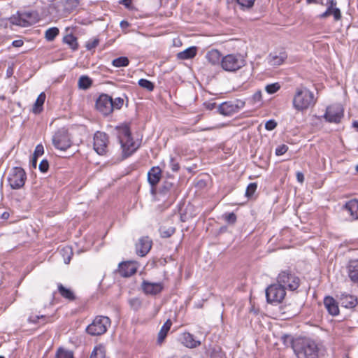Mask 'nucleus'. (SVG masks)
Listing matches in <instances>:
<instances>
[{"mask_svg":"<svg viewBox=\"0 0 358 358\" xmlns=\"http://www.w3.org/2000/svg\"><path fill=\"white\" fill-rule=\"evenodd\" d=\"M292 348L297 358H320L322 354V345L309 338L293 340Z\"/></svg>","mask_w":358,"mask_h":358,"instance_id":"1","label":"nucleus"},{"mask_svg":"<svg viewBox=\"0 0 358 358\" xmlns=\"http://www.w3.org/2000/svg\"><path fill=\"white\" fill-rule=\"evenodd\" d=\"M316 99L314 94L304 87H297L293 98V107L298 111L303 112L315 106Z\"/></svg>","mask_w":358,"mask_h":358,"instance_id":"2","label":"nucleus"},{"mask_svg":"<svg viewBox=\"0 0 358 358\" xmlns=\"http://www.w3.org/2000/svg\"><path fill=\"white\" fill-rule=\"evenodd\" d=\"M276 281L285 289L296 290L300 285V278L290 268L281 271L277 276Z\"/></svg>","mask_w":358,"mask_h":358,"instance_id":"3","label":"nucleus"},{"mask_svg":"<svg viewBox=\"0 0 358 358\" xmlns=\"http://www.w3.org/2000/svg\"><path fill=\"white\" fill-rule=\"evenodd\" d=\"M111 321L108 317L98 315L86 328V332L90 336H96L104 334L110 326Z\"/></svg>","mask_w":358,"mask_h":358,"instance_id":"4","label":"nucleus"},{"mask_svg":"<svg viewBox=\"0 0 358 358\" xmlns=\"http://www.w3.org/2000/svg\"><path fill=\"white\" fill-rule=\"evenodd\" d=\"M245 65V61L241 54H229L221 60V66L226 71H236Z\"/></svg>","mask_w":358,"mask_h":358,"instance_id":"5","label":"nucleus"},{"mask_svg":"<svg viewBox=\"0 0 358 358\" xmlns=\"http://www.w3.org/2000/svg\"><path fill=\"white\" fill-rule=\"evenodd\" d=\"M286 296V289L278 282L270 285L266 289V301L271 304H279Z\"/></svg>","mask_w":358,"mask_h":358,"instance_id":"6","label":"nucleus"},{"mask_svg":"<svg viewBox=\"0 0 358 358\" xmlns=\"http://www.w3.org/2000/svg\"><path fill=\"white\" fill-rule=\"evenodd\" d=\"M7 180L11 189H19L25 184L27 173L22 167L15 166L10 170Z\"/></svg>","mask_w":358,"mask_h":358,"instance_id":"7","label":"nucleus"},{"mask_svg":"<svg viewBox=\"0 0 358 358\" xmlns=\"http://www.w3.org/2000/svg\"><path fill=\"white\" fill-rule=\"evenodd\" d=\"M54 147L62 151H66L71 147L72 141L67 129L62 128L57 131L52 138Z\"/></svg>","mask_w":358,"mask_h":358,"instance_id":"8","label":"nucleus"},{"mask_svg":"<svg viewBox=\"0 0 358 358\" xmlns=\"http://www.w3.org/2000/svg\"><path fill=\"white\" fill-rule=\"evenodd\" d=\"M245 104V102L241 99L225 101L218 106V111L224 116H230L238 113Z\"/></svg>","mask_w":358,"mask_h":358,"instance_id":"9","label":"nucleus"},{"mask_svg":"<svg viewBox=\"0 0 358 358\" xmlns=\"http://www.w3.org/2000/svg\"><path fill=\"white\" fill-rule=\"evenodd\" d=\"M108 136L105 132L96 131L94 135V149L100 155L108 152Z\"/></svg>","mask_w":358,"mask_h":358,"instance_id":"10","label":"nucleus"},{"mask_svg":"<svg viewBox=\"0 0 358 358\" xmlns=\"http://www.w3.org/2000/svg\"><path fill=\"white\" fill-rule=\"evenodd\" d=\"M96 108L103 115L107 116L113 113L112 97L107 94H101L96 101Z\"/></svg>","mask_w":358,"mask_h":358,"instance_id":"11","label":"nucleus"},{"mask_svg":"<svg viewBox=\"0 0 358 358\" xmlns=\"http://www.w3.org/2000/svg\"><path fill=\"white\" fill-rule=\"evenodd\" d=\"M343 116V109L340 105H332L327 108L324 117L326 121L333 123L341 122Z\"/></svg>","mask_w":358,"mask_h":358,"instance_id":"12","label":"nucleus"},{"mask_svg":"<svg viewBox=\"0 0 358 358\" xmlns=\"http://www.w3.org/2000/svg\"><path fill=\"white\" fill-rule=\"evenodd\" d=\"M141 289L146 295L155 296L162 292L164 285L162 282H150L144 280L141 283Z\"/></svg>","mask_w":358,"mask_h":358,"instance_id":"13","label":"nucleus"},{"mask_svg":"<svg viewBox=\"0 0 358 358\" xmlns=\"http://www.w3.org/2000/svg\"><path fill=\"white\" fill-rule=\"evenodd\" d=\"M152 241L148 236H143L139 238L136 244V254L140 257L145 256L150 250Z\"/></svg>","mask_w":358,"mask_h":358,"instance_id":"14","label":"nucleus"},{"mask_svg":"<svg viewBox=\"0 0 358 358\" xmlns=\"http://www.w3.org/2000/svg\"><path fill=\"white\" fill-rule=\"evenodd\" d=\"M137 268L133 262H122L118 265L116 272L122 277L128 278L136 273Z\"/></svg>","mask_w":358,"mask_h":358,"instance_id":"15","label":"nucleus"},{"mask_svg":"<svg viewBox=\"0 0 358 358\" xmlns=\"http://www.w3.org/2000/svg\"><path fill=\"white\" fill-rule=\"evenodd\" d=\"M341 306L345 308H353L358 304L357 297L348 294L341 293L340 295H337Z\"/></svg>","mask_w":358,"mask_h":358,"instance_id":"16","label":"nucleus"},{"mask_svg":"<svg viewBox=\"0 0 358 358\" xmlns=\"http://www.w3.org/2000/svg\"><path fill=\"white\" fill-rule=\"evenodd\" d=\"M120 143L121 145L122 154L124 157L131 156L138 148V145H136L132 136H130L128 139H125L121 141Z\"/></svg>","mask_w":358,"mask_h":358,"instance_id":"17","label":"nucleus"},{"mask_svg":"<svg viewBox=\"0 0 358 358\" xmlns=\"http://www.w3.org/2000/svg\"><path fill=\"white\" fill-rule=\"evenodd\" d=\"M328 7L325 12L320 15V18H325L333 15L335 20H338L341 17V10L338 8H335L336 1L335 0H329L327 2Z\"/></svg>","mask_w":358,"mask_h":358,"instance_id":"18","label":"nucleus"},{"mask_svg":"<svg viewBox=\"0 0 358 358\" xmlns=\"http://www.w3.org/2000/svg\"><path fill=\"white\" fill-rule=\"evenodd\" d=\"M324 305L329 313L332 316H336L339 315L340 310L338 308V303L336 300L331 296H327L324 299Z\"/></svg>","mask_w":358,"mask_h":358,"instance_id":"19","label":"nucleus"},{"mask_svg":"<svg viewBox=\"0 0 358 358\" xmlns=\"http://www.w3.org/2000/svg\"><path fill=\"white\" fill-rule=\"evenodd\" d=\"M347 270L350 280L358 285V259L350 260Z\"/></svg>","mask_w":358,"mask_h":358,"instance_id":"20","label":"nucleus"},{"mask_svg":"<svg viewBox=\"0 0 358 358\" xmlns=\"http://www.w3.org/2000/svg\"><path fill=\"white\" fill-rule=\"evenodd\" d=\"M343 208L350 213L352 220H358V199H352L347 201Z\"/></svg>","mask_w":358,"mask_h":358,"instance_id":"21","label":"nucleus"},{"mask_svg":"<svg viewBox=\"0 0 358 358\" xmlns=\"http://www.w3.org/2000/svg\"><path fill=\"white\" fill-rule=\"evenodd\" d=\"M162 178V170L159 166L152 167L148 173V181L150 186H157Z\"/></svg>","mask_w":358,"mask_h":358,"instance_id":"22","label":"nucleus"},{"mask_svg":"<svg viewBox=\"0 0 358 358\" xmlns=\"http://www.w3.org/2000/svg\"><path fill=\"white\" fill-rule=\"evenodd\" d=\"M22 20L23 23L27 24V27L36 24L40 20L37 11H24L21 13Z\"/></svg>","mask_w":358,"mask_h":358,"instance_id":"23","label":"nucleus"},{"mask_svg":"<svg viewBox=\"0 0 358 358\" xmlns=\"http://www.w3.org/2000/svg\"><path fill=\"white\" fill-rule=\"evenodd\" d=\"M115 129L117 130V136L120 143L131 136L130 127L127 123H124L121 125L117 126Z\"/></svg>","mask_w":358,"mask_h":358,"instance_id":"24","label":"nucleus"},{"mask_svg":"<svg viewBox=\"0 0 358 358\" xmlns=\"http://www.w3.org/2000/svg\"><path fill=\"white\" fill-rule=\"evenodd\" d=\"M287 58V54L285 51H282L277 55L275 53H270L268 56V63L272 66H280Z\"/></svg>","mask_w":358,"mask_h":358,"instance_id":"25","label":"nucleus"},{"mask_svg":"<svg viewBox=\"0 0 358 358\" xmlns=\"http://www.w3.org/2000/svg\"><path fill=\"white\" fill-rule=\"evenodd\" d=\"M182 343L189 348H194L201 345V342L196 340L194 335L189 332H185L182 334Z\"/></svg>","mask_w":358,"mask_h":358,"instance_id":"26","label":"nucleus"},{"mask_svg":"<svg viewBox=\"0 0 358 358\" xmlns=\"http://www.w3.org/2000/svg\"><path fill=\"white\" fill-rule=\"evenodd\" d=\"M222 55L220 51L213 49L208 51L206 55L208 62L213 65L221 64Z\"/></svg>","mask_w":358,"mask_h":358,"instance_id":"27","label":"nucleus"},{"mask_svg":"<svg viewBox=\"0 0 358 358\" xmlns=\"http://www.w3.org/2000/svg\"><path fill=\"white\" fill-rule=\"evenodd\" d=\"M196 47L192 46L182 52H178L177 54V58L181 60L192 59L196 56Z\"/></svg>","mask_w":358,"mask_h":358,"instance_id":"28","label":"nucleus"},{"mask_svg":"<svg viewBox=\"0 0 358 358\" xmlns=\"http://www.w3.org/2000/svg\"><path fill=\"white\" fill-rule=\"evenodd\" d=\"M172 326V322L170 319H168L163 326L161 327V329L159 330V332L158 333V337H157V343L161 344L165 338L167 336L168 332L169 331L171 327Z\"/></svg>","mask_w":358,"mask_h":358,"instance_id":"29","label":"nucleus"},{"mask_svg":"<svg viewBox=\"0 0 358 358\" xmlns=\"http://www.w3.org/2000/svg\"><path fill=\"white\" fill-rule=\"evenodd\" d=\"M57 289L59 294L69 301H74L76 296L71 289L66 288L62 283L57 284Z\"/></svg>","mask_w":358,"mask_h":358,"instance_id":"30","label":"nucleus"},{"mask_svg":"<svg viewBox=\"0 0 358 358\" xmlns=\"http://www.w3.org/2000/svg\"><path fill=\"white\" fill-rule=\"evenodd\" d=\"M62 41L64 43L67 44L73 51H76L78 49L79 45L78 38L73 34L65 35L63 37Z\"/></svg>","mask_w":358,"mask_h":358,"instance_id":"31","label":"nucleus"},{"mask_svg":"<svg viewBox=\"0 0 358 358\" xmlns=\"http://www.w3.org/2000/svg\"><path fill=\"white\" fill-rule=\"evenodd\" d=\"M173 188V182L169 180H164L161 187L159 188L158 194L165 197L171 194Z\"/></svg>","mask_w":358,"mask_h":358,"instance_id":"32","label":"nucleus"},{"mask_svg":"<svg viewBox=\"0 0 358 358\" xmlns=\"http://www.w3.org/2000/svg\"><path fill=\"white\" fill-rule=\"evenodd\" d=\"M45 98H46V95L44 92H41L38 95V96L37 97V99L34 103V107L32 109V111L34 113L38 114L42 111L43 106L44 104Z\"/></svg>","mask_w":358,"mask_h":358,"instance_id":"33","label":"nucleus"},{"mask_svg":"<svg viewBox=\"0 0 358 358\" xmlns=\"http://www.w3.org/2000/svg\"><path fill=\"white\" fill-rule=\"evenodd\" d=\"M92 85V80L87 76H82L78 80V87L82 90H87Z\"/></svg>","mask_w":358,"mask_h":358,"instance_id":"34","label":"nucleus"},{"mask_svg":"<svg viewBox=\"0 0 358 358\" xmlns=\"http://www.w3.org/2000/svg\"><path fill=\"white\" fill-rule=\"evenodd\" d=\"M106 350L103 345H99L94 348L90 358H105Z\"/></svg>","mask_w":358,"mask_h":358,"instance_id":"35","label":"nucleus"},{"mask_svg":"<svg viewBox=\"0 0 358 358\" xmlns=\"http://www.w3.org/2000/svg\"><path fill=\"white\" fill-rule=\"evenodd\" d=\"M159 231L162 238H167L176 232V228L173 227H166V226H161Z\"/></svg>","mask_w":358,"mask_h":358,"instance_id":"36","label":"nucleus"},{"mask_svg":"<svg viewBox=\"0 0 358 358\" xmlns=\"http://www.w3.org/2000/svg\"><path fill=\"white\" fill-rule=\"evenodd\" d=\"M8 20H9L12 24L27 27V24H25L24 22L23 23L21 13L19 11H17L15 15H13L8 18Z\"/></svg>","mask_w":358,"mask_h":358,"instance_id":"37","label":"nucleus"},{"mask_svg":"<svg viewBox=\"0 0 358 358\" xmlns=\"http://www.w3.org/2000/svg\"><path fill=\"white\" fill-rule=\"evenodd\" d=\"M59 30L57 27H53L46 30L45 33V38L48 41H52L59 35Z\"/></svg>","mask_w":358,"mask_h":358,"instance_id":"38","label":"nucleus"},{"mask_svg":"<svg viewBox=\"0 0 358 358\" xmlns=\"http://www.w3.org/2000/svg\"><path fill=\"white\" fill-rule=\"evenodd\" d=\"M129 64V60L127 57H120L112 61V65L117 68L126 67Z\"/></svg>","mask_w":358,"mask_h":358,"instance_id":"39","label":"nucleus"},{"mask_svg":"<svg viewBox=\"0 0 358 358\" xmlns=\"http://www.w3.org/2000/svg\"><path fill=\"white\" fill-rule=\"evenodd\" d=\"M130 308L138 311L142 306V300L138 297L131 298L128 301Z\"/></svg>","mask_w":358,"mask_h":358,"instance_id":"40","label":"nucleus"},{"mask_svg":"<svg viewBox=\"0 0 358 358\" xmlns=\"http://www.w3.org/2000/svg\"><path fill=\"white\" fill-rule=\"evenodd\" d=\"M138 84L140 87L147 90L148 92H152L155 89L154 83L145 78L140 79Z\"/></svg>","mask_w":358,"mask_h":358,"instance_id":"41","label":"nucleus"},{"mask_svg":"<svg viewBox=\"0 0 358 358\" xmlns=\"http://www.w3.org/2000/svg\"><path fill=\"white\" fill-rule=\"evenodd\" d=\"M56 358H74L73 352L71 350L59 348L56 352Z\"/></svg>","mask_w":358,"mask_h":358,"instance_id":"42","label":"nucleus"},{"mask_svg":"<svg viewBox=\"0 0 358 358\" xmlns=\"http://www.w3.org/2000/svg\"><path fill=\"white\" fill-rule=\"evenodd\" d=\"M79 0H66L64 3V9L71 13L79 6Z\"/></svg>","mask_w":358,"mask_h":358,"instance_id":"43","label":"nucleus"},{"mask_svg":"<svg viewBox=\"0 0 358 358\" xmlns=\"http://www.w3.org/2000/svg\"><path fill=\"white\" fill-rule=\"evenodd\" d=\"M257 189V182H251L250 183L245 190V196L248 199H250L253 196Z\"/></svg>","mask_w":358,"mask_h":358,"instance_id":"44","label":"nucleus"},{"mask_svg":"<svg viewBox=\"0 0 358 358\" xmlns=\"http://www.w3.org/2000/svg\"><path fill=\"white\" fill-rule=\"evenodd\" d=\"M223 218L228 224H234L236 222L237 217L236 215L231 212V213H226L223 215Z\"/></svg>","mask_w":358,"mask_h":358,"instance_id":"45","label":"nucleus"},{"mask_svg":"<svg viewBox=\"0 0 358 358\" xmlns=\"http://www.w3.org/2000/svg\"><path fill=\"white\" fill-rule=\"evenodd\" d=\"M280 89V85L278 83H274L272 84L267 85L265 87V90L269 94L275 93Z\"/></svg>","mask_w":358,"mask_h":358,"instance_id":"46","label":"nucleus"},{"mask_svg":"<svg viewBox=\"0 0 358 358\" xmlns=\"http://www.w3.org/2000/svg\"><path fill=\"white\" fill-rule=\"evenodd\" d=\"M124 104V99L122 97L115 98L114 100L112 99L113 111L114 110H120Z\"/></svg>","mask_w":358,"mask_h":358,"instance_id":"47","label":"nucleus"},{"mask_svg":"<svg viewBox=\"0 0 358 358\" xmlns=\"http://www.w3.org/2000/svg\"><path fill=\"white\" fill-rule=\"evenodd\" d=\"M99 43V39L98 38H94L92 40L87 41L85 44V48L87 50H94Z\"/></svg>","mask_w":358,"mask_h":358,"instance_id":"48","label":"nucleus"},{"mask_svg":"<svg viewBox=\"0 0 358 358\" xmlns=\"http://www.w3.org/2000/svg\"><path fill=\"white\" fill-rule=\"evenodd\" d=\"M237 3L242 7L250 8L253 6L255 0H236Z\"/></svg>","mask_w":358,"mask_h":358,"instance_id":"49","label":"nucleus"},{"mask_svg":"<svg viewBox=\"0 0 358 358\" xmlns=\"http://www.w3.org/2000/svg\"><path fill=\"white\" fill-rule=\"evenodd\" d=\"M288 150V146L285 144H282L275 148V153L277 156L284 155Z\"/></svg>","mask_w":358,"mask_h":358,"instance_id":"50","label":"nucleus"},{"mask_svg":"<svg viewBox=\"0 0 358 358\" xmlns=\"http://www.w3.org/2000/svg\"><path fill=\"white\" fill-rule=\"evenodd\" d=\"M41 172L46 173L49 169V162L47 159H43L38 166Z\"/></svg>","mask_w":358,"mask_h":358,"instance_id":"51","label":"nucleus"},{"mask_svg":"<svg viewBox=\"0 0 358 358\" xmlns=\"http://www.w3.org/2000/svg\"><path fill=\"white\" fill-rule=\"evenodd\" d=\"M40 315H37L31 314L29 316L27 321L30 324H38L40 326Z\"/></svg>","mask_w":358,"mask_h":358,"instance_id":"52","label":"nucleus"},{"mask_svg":"<svg viewBox=\"0 0 358 358\" xmlns=\"http://www.w3.org/2000/svg\"><path fill=\"white\" fill-rule=\"evenodd\" d=\"M262 99V92L260 90L256 92L251 97L250 101L252 103L260 102Z\"/></svg>","mask_w":358,"mask_h":358,"instance_id":"53","label":"nucleus"},{"mask_svg":"<svg viewBox=\"0 0 358 358\" xmlns=\"http://www.w3.org/2000/svg\"><path fill=\"white\" fill-rule=\"evenodd\" d=\"M44 153V148L42 144H38L34 152L33 155L38 157L39 156H41Z\"/></svg>","mask_w":358,"mask_h":358,"instance_id":"54","label":"nucleus"},{"mask_svg":"<svg viewBox=\"0 0 358 358\" xmlns=\"http://www.w3.org/2000/svg\"><path fill=\"white\" fill-rule=\"evenodd\" d=\"M277 127V122L274 120H269L265 124V129L268 131L273 130Z\"/></svg>","mask_w":358,"mask_h":358,"instance_id":"55","label":"nucleus"},{"mask_svg":"<svg viewBox=\"0 0 358 358\" xmlns=\"http://www.w3.org/2000/svg\"><path fill=\"white\" fill-rule=\"evenodd\" d=\"M170 167L173 172H177L180 169L179 164L175 160L173 157L170 159Z\"/></svg>","mask_w":358,"mask_h":358,"instance_id":"56","label":"nucleus"},{"mask_svg":"<svg viewBox=\"0 0 358 358\" xmlns=\"http://www.w3.org/2000/svg\"><path fill=\"white\" fill-rule=\"evenodd\" d=\"M52 317L51 316H48V315H40V326H43L45 325V324L47 323H49V322H52V320H51Z\"/></svg>","mask_w":358,"mask_h":358,"instance_id":"57","label":"nucleus"},{"mask_svg":"<svg viewBox=\"0 0 358 358\" xmlns=\"http://www.w3.org/2000/svg\"><path fill=\"white\" fill-rule=\"evenodd\" d=\"M132 1L133 0H120L119 3L124 5L126 8L131 10L133 8Z\"/></svg>","mask_w":358,"mask_h":358,"instance_id":"58","label":"nucleus"},{"mask_svg":"<svg viewBox=\"0 0 358 358\" xmlns=\"http://www.w3.org/2000/svg\"><path fill=\"white\" fill-rule=\"evenodd\" d=\"M211 358H226L224 354L222 351L213 350L211 354Z\"/></svg>","mask_w":358,"mask_h":358,"instance_id":"59","label":"nucleus"},{"mask_svg":"<svg viewBox=\"0 0 358 358\" xmlns=\"http://www.w3.org/2000/svg\"><path fill=\"white\" fill-rule=\"evenodd\" d=\"M23 44H24L23 41L20 40V39L15 40L12 43L13 46L16 47V48H20V47L22 46Z\"/></svg>","mask_w":358,"mask_h":358,"instance_id":"60","label":"nucleus"},{"mask_svg":"<svg viewBox=\"0 0 358 358\" xmlns=\"http://www.w3.org/2000/svg\"><path fill=\"white\" fill-rule=\"evenodd\" d=\"M8 26V19L0 17V27L6 28Z\"/></svg>","mask_w":358,"mask_h":358,"instance_id":"61","label":"nucleus"},{"mask_svg":"<svg viewBox=\"0 0 358 358\" xmlns=\"http://www.w3.org/2000/svg\"><path fill=\"white\" fill-rule=\"evenodd\" d=\"M296 178H297V180L300 182H303V180H304V176L302 173L301 172H297L296 173Z\"/></svg>","mask_w":358,"mask_h":358,"instance_id":"62","label":"nucleus"},{"mask_svg":"<svg viewBox=\"0 0 358 358\" xmlns=\"http://www.w3.org/2000/svg\"><path fill=\"white\" fill-rule=\"evenodd\" d=\"M37 160L38 157L33 155L32 159L31 160V163L32 166H34V168L36 167Z\"/></svg>","mask_w":358,"mask_h":358,"instance_id":"63","label":"nucleus"},{"mask_svg":"<svg viewBox=\"0 0 358 358\" xmlns=\"http://www.w3.org/2000/svg\"><path fill=\"white\" fill-rule=\"evenodd\" d=\"M10 217V213L8 212H3L1 216L3 220H8Z\"/></svg>","mask_w":358,"mask_h":358,"instance_id":"64","label":"nucleus"}]
</instances>
